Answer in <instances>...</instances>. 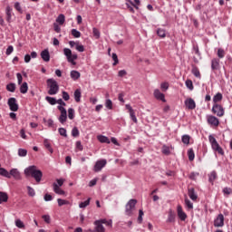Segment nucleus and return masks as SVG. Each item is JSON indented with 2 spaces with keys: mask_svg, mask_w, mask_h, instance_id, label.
Listing matches in <instances>:
<instances>
[{
  "mask_svg": "<svg viewBox=\"0 0 232 232\" xmlns=\"http://www.w3.org/2000/svg\"><path fill=\"white\" fill-rule=\"evenodd\" d=\"M24 173L26 178L28 177H33L34 180L39 184L41 180H43V171L37 169V167L35 165H32L27 167L24 170Z\"/></svg>",
  "mask_w": 232,
  "mask_h": 232,
  "instance_id": "1",
  "label": "nucleus"
},
{
  "mask_svg": "<svg viewBox=\"0 0 232 232\" xmlns=\"http://www.w3.org/2000/svg\"><path fill=\"white\" fill-rule=\"evenodd\" d=\"M47 86L49 88L47 93L49 95H57L59 93V83L53 78L47 80Z\"/></svg>",
  "mask_w": 232,
  "mask_h": 232,
  "instance_id": "2",
  "label": "nucleus"
},
{
  "mask_svg": "<svg viewBox=\"0 0 232 232\" xmlns=\"http://www.w3.org/2000/svg\"><path fill=\"white\" fill-rule=\"evenodd\" d=\"M63 55H65L67 61L71 64H72V66H75V64H77V63H75V61H77L79 56L77 55V53H72V49L64 48L63 49Z\"/></svg>",
  "mask_w": 232,
  "mask_h": 232,
  "instance_id": "3",
  "label": "nucleus"
},
{
  "mask_svg": "<svg viewBox=\"0 0 232 232\" xmlns=\"http://www.w3.org/2000/svg\"><path fill=\"white\" fill-rule=\"evenodd\" d=\"M208 141L211 144V148L214 151H218L219 155H224V150H222V147L218 144V141H217V139L213 135L208 136Z\"/></svg>",
  "mask_w": 232,
  "mask_h": 232,
  "instance_id": "4",
  "label": "nucleus"
},
{
  "mask_svg": "<svg viewBox=\"0 0 232 232\" xmlns=\"http://www.w3.org/2000/svg\"><path fill=\"white\" fill-rule=\"evenodd\" d=\"M135 206H137V199H130L126 204L125 214L128 217H131V215H133V211L135 210Z\"/></svg>",
  "mask_w": 232,
  "mask_h": 232,
  "instance_id": "5",
  "label": "nucleus"
},
{
  "mask_svg": "<svg viewBox=\"0 0 232 232\" xmlns=\"http://www.w3.org/2000/svg\"><path fill=\"white\" fill-rule=\"evenodd\" d=\"M57 109L61 112V115L58 118V121L61 124H64V122L68 121V112L66 111V109L61 105L57 106Z\"/></svg>",
  "mask_w": 232,
  "mask_h": 232,
  "instance_id": "6",
  "label": "nucleus"
},
{
  "mask_svg": "<svg viewBox=\"0 0 232 232\" xmlns=\"http://www.w3.org/2000/svg\"><path fill=\"white\" fill-rule=\"evenodd\" d=\"M212 112L218 117H224V107L218 103H214L212 107Z\"/></svg>",
  "mask_w": 232,
  "mask_h": 232,
  "instance_id": "7",
  "label": "nucleus"
},
{
  "mask_svg": "<svg viewBox=\"0 0 232 232\" xmlns=\"http://www.w3.org/2000/svg\"><path fill=\"white\" fill-rule=\"evenodd\" d=\"M7 104L11 111H17V110H19V104H17V100L15 98H9Z\"/></svg>",
  "mask_w": 232,
  "mask_h": 232,
  "instance_id": "8",
  "label": "nucleus"
},
{
  "mask_svg": "<svg viewBox=\"0 0 232 232\" xmlns=\"http://www.w3.org/2000/svg\"><path fill=\"white\" fill-rule=\"evenodd\" d=\"M207 122L209 124V126H215V128L218 127L220 124V121L218 118L213 116V115H208L207 116Z\"/></svg>",
  "mask_w": 232,
  "mask_h": 232,
  "instance_id": "9",
  "label": "nucleus"
},
{
  "mask_svg": "<svg viewBox=\"0 0 232 232\" xmlns=\"http://www.w3.org/2000/svg\"><path fill=\"white\" fill-rule=\"evenodd\" d=\"M12 177L14 179V180H21L23 179L21 172L17 169H12L9 171V178L7 179H12Z\"/></svg>",
  "mask_w": 232,
  "mask_h": 232,
  "instance_id": "10",
  "label": "nucleus"
},
{
  "mask_svg": "<svg viewBox=\"0 0 232 232\" xmlns=\"http://www.w3.org/2000/svg\"><path fill=\"white\" fill-rule=\"evenodd\" d=\"M214 227H224V215L223 214H219L214 219Z\"/></svg>",
  "mask_w": 232,
  "mask_h": 232,
  "instance_id": "11",
  "label": "nucleus"
},
{
  "mask_svg": "<svg viewBox=\"0 0 232 232\" xmlns=\"http://www.w3.org/2000/svg\"><path fill=\"white\" fill-rule=\"evenodd\" d=\"M107 163H108V161L106 160H100L96 161V163L94 165V171L96 173H98V171H101L102 169V168H104L106 166Z\"/></svg>",
  "mask_w": 232,
  "mask_h": 232,
  "instance_id": "12",
  "label": "nucleus"
},
{
  "mask_svg": "<svg viewBox=\"0 0 232 232\" xmlns=\"http://www.w3.org/2000/svg\"><path fill=\"white\" fill-rule=\"evenodd\" d=\"M12 15H14V9L10 5L5 7V19L7 23H12Z\"/></svg>",
  "mask_w": 232,
  "mask_h": 232,
  "instance_id": "13",
  "label": "nucleus"
},
{
  "mask_svg": "<svg viewBox=\"0 0 232 232\" xmlns=\"http://www.w3.org/2000/svg\"><path fill=\"white\" fill-rule=\"evenodd\" d=\"M125 107H126V110H128V111L130 113V117L131 121H134L135 124H137V122H138L137 116H135V111L133 110L131 105L126 104Z\"/></svg>",
  "mask_w": 232,
  "mask_h": 232,
  "instance_id": "14",
  "label": "nucleus"
},
{
  "mask_svg": "<svg viewBox=\"0 0 232 232\" xmlns=\"http://www.w3.org/2000/svg\"><path fill=\"white\" fill-rule=\"evenodd\" d=\"M185 106L188 108V110H195V108H197V103L193 98H188L185 100Z\"/></svg>",
  "mask_w": 232,
  "mask_h": 232,
  "instance_id": "15",
  "label": "nucleus"
},
{
  "mask_svg": "<svg viewBox=\"0 0 232 232\" xmlns=\"http://www.w3.org/2000/svg\"><path fill=\"white\" fill-rule=\"evenodd\" d=\"M211 70L212 72H217L220 70V59L214 58L211 60Z\"/></svg>",
  "mask_w": 232,
  "mask_h": 232,
  "instance_id": "16",
  "label": "nucleus"
},
{
  "mask_svg": "<svg viewBox=\"0 0 232 232\" xmlns=\"http://www.w3.org/2000/svg\"><path fill=\"white\" fill-rule=\"evenodd\" d=\"M178 217L182 222H184L186 218H188V215L186 214V212H184V210H182V206L180 205L178 206Z\"/></svg>",
  "mask_w": 232,
  "mask_h": 232,
  "instance_id": "17",
  "label": "nucleus"
},
{
  "mask_svg": "<svg viewBox=\"0 0 232 232\" xmlns=\"http://www.w3.org/2000/svg\"><path fill=\"white\" fill-rule=\"evenodd\" d=\"M154 97L158 101H162V102H166V98L164 96V93L160 92V91L159 89H156L154 91Z\"/></svg>",
  "mask_w": 232,
  "mask_h": 232,
  "instance_id": "18",
  "label": "nucleus"
},
{
  "mask_svg": "<svg viewBox=\"0 0 232 232\" xmlns=\"http://www.w3.org/2000/svg\"><path fill=\"white\" fill-rule=\"evenodd\" d=\"M94 232H106V228L101 224V221H94Z\"/></svg>",
  "mask_w": 232,
  "mask_h": 232,
  "instance_id": "19",
  "label": "nucleus"
},
{
  "mask_svg": "<svg viewBox=\"0 0 232 232\" xmlns=\"http://www.w3.org/2000/svg\"><path fill=\"white\" fill-rule=\"evenodd\" d=\"M41 57L44 63H50V51H48V49L42 51Z\"/></svg>",
  "mask_w": 232,
  "mask_h": 232,
  "instance_id": "20",
  "label": "nucleus"
},
{
  "mask_svg": "<svg viewBox=\"0 0 232 232\" xmlns=\"http://www.w3.org/2000/svg\"><path fill=\"white\" fill-rule=\"evenodd\" d=\"M53 189L54 193H56V195H66V192L61 189V188L59 187V185H57V183L53 184Z\"/></svg>",
  "mask_w": 232,
  "mask_h": 232,
  "instance_id": "21",
  "label": "nucleus"
},
{
  "mask_svg": "<svg viewBox=\"0 0 232 232\" xmlns=\"http://www.w3.org/2000/svg\"><path fill=\"white\" fill-rule=\"evenodd\" d=\"M97 140L99 142H102V144H110V142H111L108 137L103 135L97 136Z\"/></svg>",
  "mask_w": 232,
  "mask_h": 232,
  "instance_id": "22",
  "label": "nucleus"
},
{
  "mask_svg": "<svg viewBox=\"0 0 232 232\" xmlns=\"http://www.w3.org/2000/svg\"><path fill=\"white\" fill-rule=\"evenodd\" d=\"M188 197L191 200H197V198H198V196L195 193V188H188Z\"/></svg>",
  "mask_w": 232,
  "mask_h": 232,
  "instance_id": "23",
  "label": "nucleus"
},
{
  "mask_svg": "<svg viewBox=\"0 0 232 232\" xmlns=\"http://www.w3.org/2000/svg\"><path fill=\"white\" fill-rule=\"evenodd\" d=\"M192 73L194 77H197V79H202V76L200 75V71L198 70V67L193 65L192 66Z\"/></svg>",
  "mask_w": 232,
  "mask_h": 232,
  "instance_id": "24",
  "label": "nucleus"
},
{
  "mask_svg": "<svg viewBox=\"0 0 232 232\" xmlns=\"http://www.w3.org/2000/svg\"><path fill=\"white\" fill-rule=\"evenodd\" d=\"M3 202H8V194L6 192L0 191V204Z\"/></svg>",
  "mask_w": 232,
  "mask_h": 232,
  "instance_id": "25",
  "label": "nucleus"
},
{
  "mask_svg": "<svg viewBox=\"0 0 232 232\" xmlns=\"http://www.w3.org/2000/svg\"><path fill=\"white\" fill-rule=\"evenodd\" d=\"M97 222H100V224L102 226V224H106L109 227H111L113 221L111 219L107 220L106 218L96 220Z\"/></svg>",
  "mask_w": 232,
  "mask_h": 232,
  "instance_id": "26",
  "label": "nucleus"
},
{
  "mask_svg": "<svg viewBox=\"0 0 232 232\" xmlns=\"http://www.w3.org/2000/svg\"><path fill=\"white\" fill-rule=\"evenodd\" d=\"M45 101L51 104V106H55L57 104V99L51 97V96H46Z\"/></svg>",
  "mask_w": 232,
  "mask_h": 232,
  "instance_id": "27",
  "label": "nucleus"
},
{
  "mask_svg": "<svg viewBox=\"0 0 232 232\" xmlns=\"http://www.w3.org/2000/svg\"><path fill=\"white\" fill-rule=\"evenodd\" d=\"M81 97H82L81 90L80 89H76L74 91V101L76 102H81Z\"/></svg>",
  "mask_w": 232,
  "mask_h": 232,
  "instance_id": "28",
  "label": "nucleus"
},
{
  "mask_svg": "<svg viewBox=\"0 0 232 232\" xmlns=\"http://www.w3.org/2000/svg\"><path fill=\"white\" fill-rule=\"evenodd\" d=\"M81 77V72H79L78 71H71V79H72V81H77V79H79Z\"/></svg>",
  "mask_w": 232,
  "mask_h": 232,
  "instance_id": "29",
  "label": "nucleus"
},
{
  "mask_svg": "<svg viewBox=\"0 0 232 232\" xmlns=\"http://www.w3.org/2000/svg\"><path fill=\"white\" fill-rule=\"evenodd\" d=\"M215 180H217V171L213 170L212 172H210V174L208 175V181L213 184V182H215Z\"/></svg>",
  "mask_w": 232,
  "mask_h": 232,
  "instance_id": "30",
  "label": "nucleus"
},
{
  "mask_svg": "<svg viewBox=\"0 0 232 232\" xmlns=\"http://www.w3.org/2000/svg\"><path fill=\"white\" fill-rule=\"evenodd\" d=\"M65 21H66V17L63 14H59L58 17L56 18V23H58V24H61V25H63V24L65 23Z\"/></svg>",
  "mask_w": 232,
  "mask_h": 232,
  "instance_id": "31",
  "label": "nucleus"
},
{
  "mask_svg": "<svg viewBox=\"0 0 232 232\" xmlns=\"http://www.w3.org/2000/svg\"><path fill=\"white\" fill-rule=\"evenodd\" d=\"M44 146H45L46 150H48L50 153H53V149L52 148V144H50V140H44Z\"/></svg>",
  "mask_w": 232,
  "mask_h": 232,
  "instance_id": "32",
  "label": "nucleus"
},
{
  "mask_svg": "<svg viewBox=\"0 0 232 232\" xmlns=\"http://www.w3.org/2000/svg\"><path fill=\"white\" fill-rule=\"evenodd\" d=\"M20 92L24 94L28 92V83L26 82L20 86Z\"/></svg>",
  "mask_w": 232,
  "mask_h": 232,
  "instance_id": "33",
  "label": "nucleus"
},
{
  "mask_svg": "<svg viewBox=\"0 0 232 232\" xmlns=\"http://www.w3.org/2000/svg\"><path fill=\"white\" fill-rule=\"evenodd\" d=\"M223 96L222 93L218 92L214 97H213V102L214 104H217V102H220L222 101Z\"/></svg>",
  "mask_w": 232,
  "mask_h": 232,
  "instance_id": "34",
  "label": "nucleus"
},
{
  "mask_svg": "<svg viewBox=\"0 0 232 232\" xmlns=\"http://www.w3.org/2000/svg\"><path fill=\"white\" fill-rule=\"evenodd\" d=\"M157 35L160 37L161 39H164L166 37V30L162 28L157 29Z\"/></svg>",
  "mask_w": 232,
  "mask_h": 232,
  "instance_id": "35",
  "label": "nucleus"
},
{
  "mask_svg": "<svg viewBox=\"0 0 232 232\" xmlns=\"http://www.w3.org/2000/svg\"><path fill=\"white\" fill-rule=\"evenodd\" d=\"M68 118L70 121H73V119H75V110H73V108L68 109Z\"/></svg>",
  "mask_w": 232,
  "mask_h": 232,
  "instance_id": "36",
  "label": "nucleus"
},
{
  "mask_svg": "<svg viewBox=\"0 0 232 232\" xmlns=\"http://www.w3.org/2000/svg\"><path fill=\"white\" fill-rule=\"evenodd\" d=\"M0 175L2 177H5V179H10V174L5 168H0Z\"/></svg>",
  "mask_w": 232,
  "mask_h": 232,
  "instance_id": "37",
  "label": "nucleus"
},
{
  "mask_svg": "<svg viewBox=\"0 0 232 232\" xmlns=\"http://www.w3.org/2000/svg\"><path fill=\"white\" fill-rule=\"evenodd\" d=\"M7 92H11V93H14L15 92V83L11 82L6 85Z\"/></svg>",
  "mask_w": 232,
  "mask_h": 232,
  "instance_id": "38",
  "label": "nucleus"
},
{
  "mask_svg": "<svg viewBox=\"0 0 232 232\" xmlns=\"http://www.w3.org/2000/svg\"><path fill=\"white\" fill-rule=\"evenodd\" d=\"M161 152L163 153V155H170L171 150H169V147H168L167 145H163L161 148Z\"/></svg>",
  "mask_w": 232,
  "mask_h": 232,
  "instance_id": "39",
  "label": "nucleus"
},
{
  "mask_svg": "<svg viewBox=\"0 0 232 232\" xmlns=\"http://www.w3.org/2000/svg\"><path fill=\"white\" fill-rule=\"evenodd\" d=\"M218 59H224V57H226V51H224V49L219 48L218 49Z\"/></svg>",
  "mask_w": 232,
  "mask_h": 232,
  "instance_id": "40",
  "label": "nucleus"
},
{
  "mask_svg": "<svg viewBox=\"0 0 232 232\" xmlns=\"http://www.w3.org/2000/svg\"><path fill=\"white\" fill-rule=\"evenodd\" d=\"M92 200L91 198H89L87 200L81 202L79 204V208H81L82 209H84V208H87V206H90V201Z\"/></svg>",
  "mask_w": 232,
  "mask_h": 232,
  "instance_id": "41",
  "label": "nucleus"
},
{
  "mask_svg": "<svg viewBox=\"0 0 232 232\" xmlns=\"http://www.w3.org/2000/svg\"><path fill=\"white\" fill-rule=\"evenodd\" d=\"M57 202H58V206L60 208L63 207V206H68V204H70V201H68L66 199H63V198H58Z\"/></svg>",
  "mask_w": 232,
  "mask_h": 232,
  "instance_id": "42",
  "label": "nucleus"
},
{
  "mask_svg": "<svg viewBox=\"0 0 232 232\" xmlns=\"http://www.w3.org/2000/svg\"><path fill=\"white\" fill-rule=\"evenodd\" d=\"M58 132L60 133V135L62 137H64L65 139L68 137V133L66 131V129H64V128H59Z\"/></svg>",
  "mask_w": 232,
  "mask_h": 232,
  "instance_id": "43",
  "label": "nucleus"
},
{
  "mask_svg": "<svg viewBox=\"0 0 232 232\" xmlns=\"http://www.w3.org/2000/svg\"><path fill=\"white\" fill-rule=\"evenodd\" d=\"M190 139H191V137H189V135L185 134L182 136L181 140H182L183 144H189Z\"/></svg>",
  "mask_w": 232,
  "mask_h": 232,
  "instance_id": "44",
  "label": "nucleus"
},
{
  "mask_svg": "<svg viewBox=\"0 0 232 232\" xmlns=\"http://www.w3.org/2000/svg\"><path fill=\"white\" fill-rule=\"evenodd\" d=\"M105 107L107 108V110H113V102H111V100H106Z\"/></svg>",
  "mask_w": 232,
  "mask_h": 232,
  "instance_id": "45",
  "label": "nucleus"
},
{
  "mask_svg": "<svg viewBox=\"0 0 232 232\" xmlns=\"http://www.w3.org/2000/svg\"><path fill=\"white\" fill-rule=\"evenodd\" d=\"M27 193L29 197H35V189L30 186H27Z\"/></svg>",
  "mask_w": 232,
  "mask_h": 232,
  "instance_id": "46",
  "label": "nucleus"
},
{
  "mask_svg": "<svg viewBox=\"0 0 232 232\" xmlns=\"http://www.w3.org/2000/svg\"><path fill=\"white\" fill-rule=\"evenodd\" d=\"M71 34L75 37V39H79V37H81V32H79L77 29H72Z\"/></svg>",
  "mask_w": 232,
  "mask_h": 232,
  "instance_id": "47",
  "label": "nucleus"
},
{
  "mask_svg": "<svg viewBox=\"0 0 232 232\" xmlns=\"http://www.w3.org/2000/svg\"><path fill=\"white\" fill-rule=\"evenodd\" d=\"M26 155H28V150H26L24 149H19L18 150V156L19 157H26Z\"/></svg>",
  "mask_w": 232,
  "mask_h": 232,
  "instance_id": "48",
  "label": "nucleus"
},
{
  "mask_svg": "<svg viewBox=\"0 0 232 232\" xmlns=\"http://www.w3.org/2000/svg\"><path fill=\"white\" fill-rule=\"evenodd\" d=\"M185 84H186V87L190 90V91H193V82L191 80H187L185 82Z\"/></svg>",
  "mask_w": 232,
  "mask_h": 232,
  "instance_id": "49",
  "label": "nucleus"
},
{
  "mask_svg": "<svg viewBox=\"0 0 232 232\" xmlns=\"http://www.w3.org/2000/svg\"><path fill=\"white\" fill-rule=\"evenodd\" d=\"M112 61H114V63H112V66H117V64H119V57L115 53H112Z\"/></svg>",
  "mask_w": 232,
  "mask_h": 232,
  "instance_id": "50",
  "label": "nucleus"
},
{
  "mask_svg": "<svg viewBox=\"0 0 232 232\" xmlns=\"http://www.w3.org/2000/svg\"><path fill=\"white\" fill-rule=\"evenodd\" d=\"M79 135H80L79 129L77 127H73L72 130V136L79 137Z\"/></svg>",
  "mask_w": 232,
  "mask_h": 232,
  "instance_id": "51",
  "label": "nucleus"
},
{
  "mask_svg": "<svg viewBox=\"0 0 232 232\" xmlns=\"http://www.w3.org/2000/svg\"><path fill=\"white\" fill-rule=\"evenodd\" d=\"M185 205L188 209H193V203L188 198H185Z\"/></svg>",
  "mask_w": 232,
  "mask_h": 232,
  "instance_id": "52",
  "label": "nucleus"
},
{
  "mask_svg": "<svg viewBox=\"0 0 232 232\" xmlns=\"http://www.w3.org/2000/svg\"><path fill=\"white\" fill-rule=\"evenodd\" d=\"M92 34H93V35L95 36V38L96 39H100V37H101V32L99 31V29H97V28H93L92 29Z\"/></svg>",
  "mask_w": 232,
  "mask_h": 232,
  "instance_id": "53",
  "label": "nucleus"
},
{
  "mask_svg": "<svg viewBox=\"0 0 232 232\" xmlns=\"http://www.w3.org/2000/svg\"><path fill=\"white\" fill-rule=\"evenodd\" d=\"M15 226H16V227H19V229H23V227H24V223H23V221H21V219H16Z\"/></svg>",
  "mask_w": 232,
  "mask_h": 232,
  "instance_id": "54",
  "label": "nucleus"
},
{
  "mask_svg": "<svg viewBox=\"0 0 232 232\" xmlns=\"http://www.w3.org/2000/svg\"><path fill=\"white\" fill-rule=\"evenodd\" d=\"M167 222H170V223L175 222V214H173L172 212H169Z\"/></svg>",
  "mask_w": 232,
  "mask_h": 232,
  "instance_id": "55",
  "label": "nucleus"
},
{
  "mask_svg": "<svg viewBox=\"0 0 232 232\" xmlns=\"http://www.w3.org/2000/svg\"><path fill=\"white\" fill-rule=\"evenodd\" d=\"M188 160H195V152L193 150H189L188 152Z\"/></svg>",
  "mask_w": 232,
  "mask_h": 232,
  "instance_id": "56",
  "label": "nucleus"
},
{
  "mask_svg": "<svg viewBox=\"0 0 232 232\" xmlns=\"http://www.w3.org/2000/svg\"><path fill=\"white\" fill-rule=\"evenodd\" d=\"M75 49L77 50V52L82 53L84 52V45L80 44L78 42V44H76Z\"/></svg>",
  "mask_w": 232,
  "mask_h": 232,
  "instance_id": "57",
  "label": "nucleus"
},
{
  "mask_svg": "<svg viewBox=\"0 0 232 232\" xmlns=\"http://www.w3.org/2000/svg\"><path fill=\"white\" fill-rule=\"evenodd\" d=\"M62 97L63 101H70V94H68V92H66L65 91L62 92Z\"/></svg>",
  "mask_w": 232,
  "mask_h": 232,
  "instance_id": "58",
  "label": "nucleus"
},
{
  "mask_svg": "<svg viewBox=\"0 0 232 232\" xmlns=\"http://www.w3.org/2000/svg\"><path fill=\"white\" fill-rule=\"evenodd\" d=\"M14 8L20 14H23V8H21V4L19 2L14 3Z\"/></svg>",
  "mask_w": 232,
  "mask_h": 232,
  "instance_id": "59",
  "label": "nucleus"
},
{
  "mask_svg": "<svg viewBox=\"0 0 232 232\" xmlns=\"http://www.w3.org/2000/svg\"><path fill=\"white\" fill-rule=\"evenodd\" d=\"M75 146H76V150H79V151H82V150H84L82 143L79 140L76 141Z\"/></svg>",
  "mask_w": 232,
  "mask_h": 232,
  "instance_id": "60",
  "label": "nucleus"
},
{
  "mask_svg": "<svg viewBox=\"0 0 232 232\" xmlns=\"http://www.w3.org/2000/svg\"><path fill=\"white\" fill-rule=\"evenodd\" d=\"M142 217H144V211H142V209L139 210V217H138V222L140 224L142 223Z\"/></svg>",
  "mask_w": 232,
  "mask_h": 232,
  "instance_id": "61",
  "label": "nucleus"
},
{
  "mask_svg": "<svg viewBox=\"0 0 232 232\" xmlns=\"http://www.w3.org/2000/svg\"><path fill=\"white\" fill-rule=\"evenodd\" d=\"M44 200H45V202H50V201L53 200V197H52V195H50V194H45L44 196Z\"/></svg>",
  "mask_w": 232,
  "mask_h": 232,
  "instance_id": "62",
  "label": "nucleus"
},
{
  "mask_svg": "<svg viewBox=\"0 0 232 232\" xmlns=\"http://www.w3.org/2000/svg\"><path fill=\"white\" fill-rule=\"evenodd\" d=\"M47 126L49 128H53V130H55V124H53V120L52 119L47 120Z\"/></svg>",
  "mask_w": 232,
  "mask_h": 232,
  "instance_id": "63",
  "label": "nucleus"
},
{
  "mask_svg": "<svg viewBox=\"0 0 232 232\" xmlns=\"http://www.w3.org/2000/svg\"><path fill=\"white\" fill-rule=\"evenodd\" d=\"M13 52H14V46L9 45V46L7 47V49H6L5 54H6V55H11Z\"/></svg>",
  "mask_w": 232,
  "mask_h": 232,
  "instance_id": "64",
  "label": "nucleus"
}]
</instances>
